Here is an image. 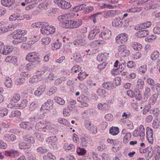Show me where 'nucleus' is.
<instances>
[{
  "mask_svg": "<svg viewBox=\"0 0 160 160\" xmlns=\"http://www.w3.org/2000/svg\"><path fill=\"white\" fill-rule=\"evenodd\" d=\"M53 2L63 9H68L71 7V3L63 0H54Z\"/></svg>",
  "mask_w": 160,
  "mask_h": 160,
  "instance_id": "1",
  "label": "nucleus"
},
{
  "mask_svg": "<svg viewBox=\"0 0 160 160\" xmlns=\"http://www.w3.org/2000/svg\"><path fill=\"white\" fill-rule=\"evenodd\" d=\"M85 128L88 130L90 133L95 134L97 133V127L93 124H92L90 121L86 120L85 122Z\"/></svg>",
  "mask_w": 160,
  "mask_h": 160,
  "instance_id": "2",
  "label": "nucleus"
},
{
  "mask_svg": "<svg viewBox=\"0 0 160 160\" xmlns=\"http://www.w3.org/2000/svg\"><path fill=\"white\" fill-rule=\"evenodd\" d=\"M117 43L120 44H125L128 40L127 35L124 33H122L116 37L115 38Z\"/></svg>",
  "mask_w": 160,
  "mask_h": 160,
  "instance_id": "3",
  "label": "nucleus"
},
{
  "mask_svg": "<svg viewBox=\"0 0 160 160\" xmlns=\"http://www.w3.org/2000/svg\"><path fill=\"white\" fill-rule=\"evenodd\" d=\"M118 49L119 53L122 57L128 56L130 54L129 51L124 44L120 45L118 47Z\"/></svg>",
  "mask_w": 160,
  "mask_h": 160,
  "instance_id": "4",
  "label": "nucleus"
},
{
  "mask_svg": "<svg viewBox=\"0 0 160 160\" xmlns=\"http://www.w3.org/2000/svg\"><path fill=\"white\" fill-rule=\"evenodd\" d=\"M13 50V48L12 46H4L0 48V53L3 55L10 54Z\"/></svg>",
  "mask_w": 160,
  "mask_h": 160,
  "instance_id": "5",
  "label": "nucleus"
},
{
  "mask_svg": "<svg viewBox=\"0 0 160 160\" xmlns=\"http://www.w3.org/2000/svg\"><path fill=\"white\" fill-rule=\"evenodd\" d=\"M77 100L81 103L82 107H86L88 106L87 103L89 101V99L87 96L84 95H81L78 98Z\"/></svg>",
  "mask_w": 160,
  "mask_h": 160,
  "instance_id": "6",
  "label": "nucleus"
},
{
  "mask_svg": "<svg viewBox=\"0 0 160 160\" xmlns=\"http://www.w3.org/2000/svg\"><path fill=\"white\" fill-rule=\"evenodd\" d=\"M111 32L108 30H106L101 32L99 34V37L103 39L107 40L110 38L111 36Z\"/></svg>",
  "mask_w": 160,
  "mask_h": 160,
  "instance_id": "7",
  "label": "nucleus"
},
{
  "mask_svg": "<svg viewBox=\"0 0 160 160\" xmlns=\"http://www.w3.org/2000/svg\"><path fill=\"white\" fill-rule=\"evenodd\" d=\"M46 86L45 85H42L39 87L34 92L35 95L38 97L40 96L45 91Z\"/></svg>",
  "mask_w": 160,
  "mask_h": 160,
  "instance_id": "8",
  "label": "nucleus"
},
{
  "mask_svg": "<svg viewBox=\"0 0 160 160\" xmlns=\"http://www.w3.org/2000/svg\"><path fill=\"white\" fill-rule=\"evenodd\" d=\"M15 28V27L14 25H9L8 26H3L0 27V34L12 30Z\"/></svg>",
  "mask_w": 160,
  "mask_h": 160,
  "instance_id": "9",
  "label": "nucleus"
},
{
  "mask_svg": "<svg viewBox=\"0 0 160 160\" xmlns=\"http://www.w3.org/2000/svg\"><path fill=\"white\" fill-rule=\"evenodd\" d=\"M26 34L24 30H17L15 34L12 36L14 39H20L23 36Z\"/></svg>",
  "mask_w": 160,
  "mask_h": 160,
  "instance_id": "10",
  "label": "nucleus"
},
{
  "mask_svg": "<svg viewBox=\"0 0 160 160\" xmlns=\"http://www.w3.org/2000/svg\"><path fill=\"white\" fill-rule=\"evenodd\" d=\"M100 32V30L99 29H94L90 32L88 36V38L90 40H93L95 38L97 34L99 33Z\"/></svg>",
  "mask_w": 160,
  "mask_h": 160,
  "instance_id": "11",
  "label": "nucleus"
},
{
  "mask_svg": "<svg viewBox=\"0 0 160 160\" xmlns=\"http://www.w3.org/2000/svg\"><path fill=\"white\" fill-rule=\"evenodd\" d=\"M71 28H76L81 26L82 24L81 19H76L75 20H71Z\"/></svg>",
  "mask_w": 160,
  "mask_h": 160,
  "instance_id": "12",
  "label": "nucleus"
},
{
  "mask_svg": "<svg viewBox=\"0 0 160 160\" xmlns=\"http://www.w3.org/2000/svg\"><path fill=\"white\" fill-rule=\"evenodd\" d=\"M149 34V31L148 30H144L139 31L136 34L137 37L142 38L146 37Z\"/></svg>",
  "mask_w": 160,
  "mask_h": 160,
  "instance_id": "13",
  "label": "nucleus"
},
{
  "mask_svg": "<svg viewBox=\"0 0 160 160\" xmlns=\"http://www.w3.org/2000/svg\"><path fill=\"white\" fill-rule=\"evenodd\" d=\"M4 154L6 156H8L11 157H15L18 156V152L13 149L9 151H5L4 152Z\"/></svg>",
  "mask_w": 160,
  "mask_h": 160,
  "instance_id": "14",
  "label": "nucleus"
},
{
  "mask_svg": "<svg viewBox=\"0 0 160 160\" xmlns=\"http://www.w3.org/2000/svg\"><path fill=\"white\" fill-rule=\"evenodd\" d=\"M86 6L85 4L83 3L76 6L74 7H73L72 9V11L75 12H79L83 11L85 7Z\"/></svg>",
  "mask_w": 160,
  "mask_h": 160,
  "instance_id": "15",
  "label": "nucleus"
},
{
  "mask_svg": "<svg viewBox=\"0 0 160 160\" xmlns=\"http://www.w3.org/2000/svg\"><path fill=\"white\" fill-rule=\"evenodd\" d=\"M97 107L99 109L103 111H108L109 109V106L106 103L103 104L99 103L98 104Z\"/></svg>",
  "mask_w": 160,
  "mask_h": 160,
  "instance_id": "16",
  "label": "nucleus"
},
{
  "mask_svg": "<svg viewBox=\"0 0 160 160\" xmlns=\"http://www.w3.org/2000/svg\"><path fill=\"white\" fill-rule=\"evenodd\" d=\"M126 62H125V61L122 60H121L120 62H119V68H118L117 69H113L111 71V72L112 74L113 75H115V74L114 73H113L112 72V70L113 71H117L118 70V69H120L121 70V71H122L123 70L124 68L126 67Z\"/></svg>",
  "mask_w": 160,
  "mask_h": 160,
  "instance_id": "17",
  "label": "nucleus"
},
{
  "mask_svg": "<svg viewBox=\"0 0 160 160\" xmlns=\"http://www.w3.org/2000/svg\"><path fill=\"white\" fill-rule=\"evenodd\" d=\"M5 140L8 141H13L16 139V136L13 134H6L4 135Z\"/></svg>",
  "mask_w": 160,
  "mask_h": 160,
  "instance_id": "18",
  "label": "nucleus"
},
{
  "mask_svg": "<svg viewBox=\"0 0 160 160\" xmlns=\"http://www.w3.org/2000/svg\"><path fill=\"white\" fill-rule=\"evenodd\" d=\"M15 0H1L2 4L5 6L10 7L15 2Z\"/></svg>",
  "mask_w": 160,
  "mask_h": 160,
  "instance_id": "19",
  "label": "nucleus"
},
{
  "mask_svg": "<svg viewBox=\"0 0 160 160\" xmlns=\"http://www.w3.org/2000/svg\"><path fill=\"white\" fill-rule=\"evenodd\" d=\"M73 43L75 45L80 46H85L87 43V41L84 39H77L73 42Z\"/></svg>",
  "mask_w": 160,
  "mask_h": 160,
  "instance_id": "20",
  "label": "nucleus"
},
{
  "mask_svg": "<svg viewBox=\"0 0 160 160\" xmlns=\"http://www.w3.org/2000/svg\"><path fill=\"white\" fill-rule=\"evenodd\" d=\"M36 52H31V62H36L37 64L39 63L40 61H38L39 58L35 54Z\"/></svg>",
  "mask_w": 160,
  "mask_h": 160,
  "instance_id": "21",
  "label": "nucleus"
},
{
  "mask_svg": "<svg viewBox=\"0 0 160 160\" xmlns=\"http://www.w3.org/2000/svg\"><path fill=\"white\" fill-rule=\"evenodd\" d=\"M5 61L7 62L16 64L17 61V59L16 57L10 56H8L6 58Z\"/></svg>",
  "mask_w": 160,
  "mask_h": 160,
  "instance_id": "22",
  "label": "nucleus"
},
{
  "mask_svg": "<svg viewBox=\"0 0 160 160\" xmlns=\"http://www.w3.org/2000/svg\"><path fill=\"white\" fill-rule=\"evenodd\" d=\"M102 86L104 88L108 90H110L115 87L112 83L110 82H104L103 83Z\"/></svg>",
  "mask_w": 160,
  "mask_h": 160,
  "instance_id": "23",
  "label": "nucleus"
},
{
  "mask_svg": "<svg viewBox=\"0 0 160 160\" xmlns=\"http://www.w3.org/2000/svg\"><path fill=\"white\" fill-rule=\"evenodd\" d=\"M53 100L51 99H48L47 102L44 104L47 110L51 109L53 107Z\"/></svg>",
  "mask_w": 160,
  "mask_h": 160,
  "instance_id": "24",
  "label": "nucleus"
},
{
  "mask_svg": "<svg viewBox=\"0 0 160 160\" xmlns=\"http://www.w3.org/2000/svg\"><path fill=\"white\" fill-rule=\"evenodd\" d=\"M61 45V42L59 39H57L55 42L52 44V48L53 50L59 48Z\"/></svg>",
  "mask_w": 160,
  "mask_h": 160,
  "instance_id": "25",
  "label": "nucleus"
},
{
  "mask_svg": "<svg viewBox=\"0 0 160 160\" xmlns=\"http://www.w3.org/2000/svg\"><path fill=\"white\" fill-rule=\"evenodd\" d=\"M20 149H28L30 148V145L29 143H26L24 142H20L18 145Z\"/></svg>",
  "mask_w": 160,
  "mask_h": 160,
  "instance_id": "26",
  "label": "nucleus"
},
{
  "mask_svg": "<svg viewBox=\"0 0 160 160\" xmlns=\"http://www.w3.org/2000/svg\"><path fill=\"white\" fill-rule=\"evenodd\" d=\"M64 148H65V151L67 152L68 151H73L75 150V147L72 144L65 143L64 144Z\"/></svg>",
  "mask_w": 160,
  "mask_h": 160,
  "instance_id": "27",
  "label": "nucleus"
},
{
  "mask_svg": "<svg viewBox=\"0 0 160 160\" xmlns=\"http://www.w3.org/2000/svg\"><path fill=\"white\" fill-rule=\"evenodd\" d=\"M121 20V19L120 18H115L112 22V25L115 27L119 26L121 27V23L122 22V21Z\"/></svg>",
  "mask_w": 160,
  "mask_h": 160,
  "instance_id": "28",
  "label": "nucleus"
},
{
  "mask_svg": "<svg viewBox=\"0 0 160 160\" xmlns=\"http://www.w3.org/2000/svg\"><path fill=\"white\" fill-rule=\"evenodd\" d=\"M119 132V129L118 127H112L109 129V133L113 135H117Z\"/></svg>",
  "mask_w": 160,
  "mask_h": 160,
  "instance_id": "29",
  "label": "nucleus"
},
{
  "mask_svg": "<svg viewBox=\"0 0 160 160\" xmlns=\"http://www.w3.org/2000/svg\"><path fill=\"white\" fill-rule=\"evenodd\" d=\"M154 153L153 150L152 149V147H150V150H148V152L145 155V158L147 160H149L153 156Z\"/></svg>",
  "mask_w": 160,
  "mask_h": 160,
  "instance_id": "30",
  "label": "nucleus"
},
{
  "mask_svg": "<svg viewBox=\"0 0 160 160\" xmlns=\"http://www.w3.org/2000/svg\"><path fill=\"white\" fill-rule=\"evenodd\" d=\"M88 137L86 135H84V136H82L80 138L81 141V145L83 147H86L88 144Z\"/></svg>",
  "mask_w": 160,
  "mask_h": 160,
  "instance_id": "31",
  "label": "nucleus"
},
{
  "mask_svg": "<svg viewBox=\"0 0 160 160\" xmlns=\"http://www.w3.org/2000/svg\"><path fill=\"white\" fill-rule=\"evenodd\" d=\"M144 85V82L142 79H138L137 82L136 87L137 89H142Z\"/></svg>",
  "mask_w": 160,
  "mask_h": 160,
  "instance_id": "32",
  "label": "nucleus"
},
{
  "mask_svg": "<svg viewBox=\"0 0 160 160\" xmlns=\"http://www.w3.org/2000/svg\"><path fill=\"white\" fill-rule=\"evenodd\" d=\"M94 8L93 7L91 6L85 7L82 12L85 14H88L93 11Z\"/></svg>",
  "mask_w": 160,
  "mask_h": 160,
  "instance_id": "33",
  "label": "nucleus"
},
{
  "mask_svg": "<svg viewBox=\"0 0 160 160\" xmlns=\"http://www.w3.org/2000/svg\"><path fill=\"white\" fill-rule=\"evenodd\" d=\"M151 89L150 88L147 87L145 88V92L144 93V99L146 98L147 99L151 95Z\"/></svg>",
  "mask_w": 160,
  "mask_h": 160,
  "instance_id": "34",
  "label": "nucleus"
},
{
  "mask_svg": "<svg viewBox=\"0 0 160 160\" xmlns=\"http://www.w3.org/2000/svg\"><path fill=\"white\" fill-rule=\"evenodd\" d=\"M73 59L75 62L80 63L82 60L81 55L79 53L74 54L73 55Z\"/></svg>",
  "mask_w": 160,
  "mask_h": 160,
  "instance_id": "35",
  "label": "nucleus"
},
{
  "mask_svg": "<svg viewBox=\"0 0 160 160\" xmlns=\"http://www.w3.org/2000/svg\"><path fill=\"white\" fill-rule=\"evenodd\" d=\"M101 13L100 12H97L94 14L91 15L89 17V18L92 20L94 23L97 22V19L98 18V16Z\"/></svg>",
  "mask_w": 160,
  "mask_h": 160,
  "instance_id": "36",
  "label": "nucleus"
},
{
  "mask_svg": "<svg viewBox=\"0 0 160 160\" xmlns=\"http://www.w3.org/2000/svg\"><path fill=\"white\" fill-rule=\"evenodd\" d=\"M132 46L133 48L136 51L140 50L142 48V45L137 42H133Z\"/></svg>",
  "mask_w": 160,
  "mask_h": 160,
  "instance_id": "37",
  "label": "nucleus"
},
{
  "mask_svg": "<svg viewBox=\"0 0 160 160\" xmlns=\"http://www.w3.org/2000/svg\"><path fill=\"white\" fill-rule=\"evenodd\" d=\"M71 20H66L64 21H63L62 23V26L63 27L66 28H71Z\"/></svg>",
  "mask_w": 160,
  "mask_h": 160,
  "instance_id": "38",
  "label": "nucleus"
},
{
  "mask_svg": "<svg viewBox=\"0 0 160 160\" xmlns=\"http://www.w3.org/2000/svg\"><path fill=\"white\" fill-rule=\"evenodd\" d=\"M147 82L152 89L155 88L154 87L156 86V84L153 79L151 78H148L147 79Z\"/></svg>",
  "mask_w": 160,
  "mask_h": 160,
  "instance_id": "39",
  "label": "nucleus"
},
{
  "mask_svg": "<svg viewBox=\"0 0 160 160\" xmlns=\"http://www.w3.org/2000/svg\"><path fill=\"white\" fill-rule=\"evenodd\" d=\"M139 131L140 136L141 137V139H142H142L144 138V137L145 136V130L144 128L143 125H141L139 128Z\"/></svg>",
  "mask_w": 160,
  "mask_h": 160,
  "instance_id": "40",
  "label": "nucleus"
},
{
  "mask_svg": "<svg viewBox=\"0 0 160 160\" xmlns=\"http://www.w3.org/2000/svg\"><path fill=\"white\" fill-rule=\"evenodd\" d=\"M4 84L7 88H11L12 86V82L11 78L9 77L6 78Z\"/></svg>",
  "mask_w": 160,
  "mask_h": 160,
  "instance_id": "41",
  "label": "nucleus"
},
{
  "mask_svg": "<svg viewBox=\"0 0 160 160\" xmlns=\"http://www.w3.org/2000/svg\"><path fill=\"white\" fill-rule=\"evenodd\" d=\"M146 130L147 138H153V131L149 127H147L146 129Z\"/></svg>",
  "mask_w": 160,
  "mask_h": 160,
  "instance_id": "42",
  "label": "nucleus"
},
{
  "mask_svg": "<svg viewBox=\"0 0 160 160\" xmlns=\"http://www.w3.org/2000/svg\"><path fill=\"white\" fill-rule=\"evenodd\" d=\"M54 100L55 102L60 105H63L65 103V101L64 100L60 97H56L54 98Z\"/></svg>",
  "mask_w": 160,
  "mask_h": 160,
  "instance_id": "43",
  "label": "nucleus"
},
{
  "mask_svg": "<svg viewBox=\"0 0 160 160\" xmlns=\"http://www.w3.org/2000/svg\"><path fill=\"white\" fill-rule=\"evenodd\" d=\"M21 114V113L20 111L16 110L14 112H12L9 115V117L10 118H13L14 117H18Z\"/></svg>",
  "mask_w": 160,
  "mask_h": 160,
  "instance_id": "44",
  "label": "nucleus"
},
{
  "mask_svg": "<svg viewBox=\"0 0 160 160\" xmlns=\"http://www.w3.org/2000/svg\"><path fill=\"white\" fill-rule=\"evenodd\" d=\"M55 158V157L50 153H48L43 157L44 160H51L54 159Z\"/></svg>",
  "mask_w": 160,
  "mask_h": 160,
  "instance_id": "45",
  "label": "nucleus"
},
{
  "mask_svg": "<svg viewBox=\"0 0 160 160\" xmlns=\"http://www.w3.org/2000/svg\"><path fill=\"white\" fill-rule=\"evenodd\" d=\"M20 126L22 128L29 130V128H30V124L28 122H23L20 124Z\"/></svg>",
  "mask_w": 160,
  "mask_h": 160,
  "instance_id": "46",
  "label": "nucleus"
},
{
  "mask_svg": "<svg viewBox=\"0 0 160 160\" xmlns=\"http://www.w3.org/2000/svg\"><path fill=\"white\" fill-rule=\"evenodd\" d=\"M58 141V138L56 136H51L47 139V142L48 143L51 144V143H54Z\"/></svg>",
  "mask_w": 160,
  "mask_h": 160,
  "instance_id": "47",
  "label": "nucleus"
},
{
  "mask_svg": "<svg viewBox=\"0 0 160 160\" xmlns=\"http://www.w3.org/2000/svg\"><path fill=\"white\" fill-rule=\"evenodd\" d=\"M88 75V74H86V73L84 72H80L78 74V76L77 78L79 80L82 81L85 79Z\"/></svg>",
  "mask_w": 160,
  "mask_h": 160,
  "instance_id": "48",
  "label": "nucleus"
},
{
  "mask_svg": "<svg viewBox=\"0 0 160 160\" xmlns=\"http://www.w3.org/2000/svg\"><path fill=\"white\" fill-rule=\"evenodd\" d=\"M134 96L137 100L139 101L142 98L140 92L138 89H136L135 90V92H134Z\"/></svg>",
  "mask_w": 160,
  "mask_h": 160,
  "instance_id": "49",
  "label": "nucleus"
},
{
  "mask_svg": "<svg viewBox=\"0 0 160 160\" xmlns=\"http://www.w3.org/2000/svg\"><path fill=\"white\" fill-rule=\"evenodd\" d=\"M131 133H127L124 137L123 139V142L124 143H127L131 138Z\"/></svg>",
  "mask_w": 160,
  "mask_h": 160,
  "instance_id": "50",
  "label": "nucleus"
},
{
  "mask_svg": "<svg viewBox=\"0 0 160 160\" xmlns=\"http://www.w3.org/2000/svg\"><path fill=\"white\" fill-rule=\"evenodd\" d=\"M107 57L104 54H98L97 57V60L99 61H103L107 59Z\"/></svg>",
  "mask_w": 160,
  "mask_h": 160,
  "instance_id": "51",
  "label": "nucleus"
},
{
  "mask_svg": "<svg viewBox=\"0 0 160 160\" xmlns=\"http://www.w3.org/2000/svg\"><path fill=\"white\" fill-rule=\"evenodd\" d=\"M159 53L157 51H155L151 56V59L153 60L157 59L159 57Z\"/></svg>",
  "mask_w": 160,
  "mask_h": 160,
  "instance_id": "52",
  "label": "nucleus"
},
{
  "mask_svg": "<svg viewBox=\"0 0 160 160\" xmlns=\"http://www.w3.org/2000/svg\"><path fill=\"white\" fill-rule=\"evenodd\" d=\"M58 20L62 23H63V21H64L68 18V15H62L58 16Z\"/></svg>",
  "mask_w": 160,
  "mask_h": 160,
  "instance_id": "53",
  "label": "nucleus"
},
{
  "mask_svg": "<svg viewBox=\"0 0 160 160\" xmlns=\"http://www.w3.org/2000/svg\"><path fill=\"white\" fill-rule=\"evenodd\" d=\"M110 65V63L106 62H103L98 66V69L102 70L104 68L106 67H108Z\"/></svg>",
  "mask_w": 160,
  "mask_h": 160,
  "instance_id": "54",
  "label": "nucleus"
},
{
  "mask_svg": "<svg viewBox=\"0 0 160 160\" xmlns=\"http://www.w3.org/2000/svg\"><path fill=\"white\" fill-rule=\"evenodd\" d=\"M49 4L48 2H44L39 4L38 7L40 9H47L49 6Z\"/></svg>",
  "mask_w": 160,
  "mask_h": 160,
  "instance_id": "55",
  "label": "nucleus"
},
{
  "mask_svg": "<svg viewBox=\"0 0 160 160\" xmlns=\"http://www.w3.org/2000/svg\"><path fill=\"white\" fill-rule=\"evenodd\" d=\"M152 113L154 114V117H155V119L157 121H159L158 117L160 113L159 109L158 108L154 109L152 110Z\"/></svg>",
  "mask_w": 160,
  "mask_h": 160,
  "instance_id": "56",
  "label": "nucleus"
},
{
  "mask_svg": "<svg viewBox=\"0 0 160 160\" xmlns=\"http://www.w3.org/2000/svg\"><path fill=\"white\" fill-rule=\"evenodd\" d=\"M8 112V110L6 108L0 109V116L4 117L6 116Z\"/></svg>",
  "mask_w": 160,
  "mask_h": 160,
  "instance_id": "57",
  "label": "nucleus"
},
{
  "mask_svg": "<svg viewBox=\"0 0 160 160\" xmlns=\"http://www.w3.org/2000/svg\"><path fill=\"white\" fill-rule=\"evenodd\" d=\"M25 82V79L24 78H19L16 80L15 83L17 85H21L24 83Z\"/></svg>",
  "mask_w": 160,
  "mask_h": 160,
  "instance_id": "58",
  "label": "nucleus"
},
{
  "mask_svg": "<svg viewBox=\"0 0 160 160\" xmlns=\"http://www.w3.org/2000/svg\"><path fill=\"white\" fill-rule=\"evenodd\" d=\"M49 26L48 27H45L44 28H42L40 29L41 32L42 34H45L47 35H48L50 34V31L49 30Z\"/></svg>",
  "mask_w": 160,
  "mask_h": 160,
  "instance_id": "59",
  "label": "nucleus"
},
{
  "mask_svg": "<svg viewBox=\"0 0 160 160\" xmlns=\"http://www.w3.org/2000/svg\"><path fill=\"white\" fill-rule=\"evenodd\" d=\"M141 10L140 8L134 7L130 8H128L127 10V12H139Z\"/></svg>",
  "mask_w": 160,
  "mask_h": 160,
  "instance_id": "60",
  "label": "nucleus"
},
{
  "mask_svg": "<svg viewBox=\"0 0 160 160\" xmlns=\"http://www.w3.org/2000/svg\"><path fill=\"white\" fill-rule=\"evenodd\" d=\"M77 152L79 155H83L86 154V151L83 148H79L77 149Z\"/></svg>",
  "mask_w": 160,
  "mask_h": 160,
  "instance_id": "61",
  "label": "nucleus"
},
{
  "mask_svg": "<svg viewBox=\"0 0 160 160\" xmlns=\"http://www.w3.org/2000/svg\"><path fill=\"white\" fill-rule=\"evenodd\" d=\"M151 22H148L146 23H142L140 24V27L141 29L146 28L149 27L151 26Z\"/></svg>",
  "mask_w": 160,
  "mask_h": 160,
  "instance_id": "62",
  "label": "nucleus"
},
{
  "mask_svg": "<svg viewBox=\"0 0 160 160\" xmlns=\"http://www.w3.org/2000/svg\"><path fill=\"white\" fill-rule=\"evenodd\" d=\"M51 40V39L50 38L47 37L42 39V44L47 45L49 43Z\"/></svg>",
  "mask_w": 160,
  "mask_h": 160,
  "instance_id": "63",
  "label": "nucleus"
},
{
  "mask_svg": "<svg viewBox=\"0 0 160 160\" xmlns=\"http://www.w3.org/2000/svg\"><path fill=\"white\" fill-rule=\"evenodd\" d=\"M157 37L155 35L148 36L147 38L148 42H151L155 41L157 39Z\"/></svg>",
  "mask_w": 160,
  "mask_h": 160,
  "instance_id": "64",
  "label": "nucleus"
}]
</instances>
